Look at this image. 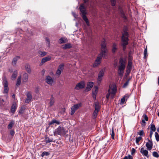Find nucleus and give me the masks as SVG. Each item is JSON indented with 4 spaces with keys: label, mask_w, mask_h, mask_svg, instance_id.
I'll use <instances>...</instances> for the list:
<instances>
[{
    "label": "nucleus",
    "mask_w": 159,
    "mask_h": 159,
    "mask_svg": "<svg viewBox=\"0 0 159 159\" xmlns=\"http://www.w3.org/2000/svg\"><path fill=\"white\" fill-rule=\"evenodd\" d=\"M101 52L99 53L95 60L93 67H96L98 66L100 64L102 58L103 57L106 58L107 54V50L106 48V43L105 39H103L101 44Z\"/></svg>",
    "instance_id": "nucleus-1"
},
{
    "label": "nucleus",
    "mask_w": 159,
    "mask_h": 159,
    "mask_svg": "<svg viewBox=\"0 0 159 159\" xmlns=\"http://www.w3.org/2000/svg\"><path fill=\"white\" fill-rule=\"evenodd\" d=\"M128 28L127 26H124L123 30L122 35L121 39V45L123 49L125 51L126 48V46L128 44L129 40V34L128 32Z\"/></svg>",
    "instance_id": "nucleus-2"
},
{
    "label": "nucleus",
    "mask_w": 159,
    "mask_h": 159,
    "mask_svg": "<svg viewBox=\"0 0 159 159\" xmlns=\"http://www.w3.org/2000/svg\"><path fill=\"white\" fill-rule=\"evenodd\" d=\"M116 87L114 84H111L110 85L108 90V93L106 95V98L107 99H109L110 96L112 99H113L116 92Z\"/></svg>",
    "instance_id": "nucleus-3"
},
{
    "label": "nucleus",
    "mask_w": 159,
    "mask_h": 159,
    "mask_svg": "<svg viewBox=\"0 0 159 159\" xmlns=\"http://www.w3.org/2000/svg\"><path fill=\"white\" fill-rule=\"evenodd\" d=\"M79 9L80 12V14L83 19L85 21L87 25H89V22L88 20L87 17L86 15L87 14L86 9L84 6V4H82L80 5Z\"/></svg>",
    "instance_id": "nucleus-4"
},
{
    "label": "nucleus",
    "mask_w": 159,
    "mask_h": 159,
    "mask_svg": "<svg viewBox=\"0 0 159 159\" xmlns=\"http://www.w3.org/2000/svg\"><path fill=\"white\" fill-rule=\"evenodd\" d=\"M125 68V62L122 58H120L118 66V73L120 76H122Z\"/></svg>",
    "instance_id": "nucleus-5"
},
{
    "label": "nucleus",
    "mask_w": 159,
    "mask_h": 159,
    "mask_svg": "<svg viewBox=\"0 0 159 159\" xmlns=\"http://www.w3.org/2000/svg\"><path fill=\"white\" fill-rule=\"evenodd\" d=\"M67 133V131L63 127L59 126L57 128L54 132V135L55 136L59 135H64Z\"/></svg>",
    "instance_id": "nucleus-6"
},
{
    "label": "nucleus",
    "mask_w": 159,
    "mask_h": 159,
    "mask_svg": "<svg viewBox=\"0 0 159 159\" xmlns=\"http://www.w3.org/2000/svg\"><path fill=\"white\" fill-rule=\"evenodd\" d=\"M3 82L2 84L4 87L3 93H7L8 91V83L7 78L4 76L2 78Z\"/></svg>",
    "instance_id": "nucleus-7"
},
{
    "label": "nucleus",
    "mask_w": 159,
    "mask_h": 159,
    "mask_svg": "<svg viewBox=\"0 0 159 159\" xmlns=\"http://www.w3.org/2000/svg\"><path fill=\"white\" fill-rule=\"evenodd\" d=\"M105 70V68H103L101 69L99 71L98 78V84H99L101 83L102 79V77L104 75Z\"/></svg>",
    "instance_id": "nucleus-8"
},
{
    "label": "nucleus",
    "mask_w": 159,
    "mask_h": 159,
    "mask_svg": "<svg viewBox=\"0 0 159 159\" xmlns=\"http://www.w3.org/2000/svg\"><path fill=\"white\" fill-rule=\"evenodd\" d=\"M81 106V103H78L74 105L72 107L70 111V114L73 115L75 113V111Z\"/></svg>",
    "instance_id": "nucleus-9"
},
{
    "label": "nucleus",
    "mask_w": 159,
    "mask_h": 159,
    "mask_svg": "<svg viewBox=\"0 0 159 159\" xmlns=\"http://www.w3.org/2000/svg\"><path fill=\"white\" fill-rule=\"evenodd\" d=\"M132 63L131 61H128L126 70V76L129 75L130 72L132 68Z\"/></svg>",
    "instance_id": "nucleus-10"
},
{
    "label": "nucleus",
    "mask_w": 159,
    "mask_h": 159,
    "mask_svg": "<svg viewBox=\"0 0 159 159\" xmlns=\"http://www.w3.org/2000/svg\"><path fill=\"white\" fill-rule=\"evenodd\" d=\"M85 87V84L83 82H81L77 84L75 87L76 90H79L80 89L84 88Z\"/></svg>",
    "instance_id": "nucleus-11"
},
{
    "label": "nucleus",
    "mask_w": 159,
    "mask_h": 159,
    "mask_svg": "<svg viewBox=\"0 0 159 159\" xmlns=\"http://www.w3.org/2000/svg\"><path fill=\"white\" fill-rule=\"evenodd\" d=\"M26 96L27 98L25 101V102L26 103H28L30 102L32 98V96L30 92H28L26 94Z\"/></svg>",
    "instance_id": "nucleus-12"
},
{
    "label": "nucleus",
    "mask_w": 159,
    "mask_h": 159,
    "mask_svg": "<svg viewBox=\"0 0 159 159\" xmlns=\"http://www.w3.org/2000/svg\"><path fill=\"white\" fill-rule=\"evenodd\" d=\"M148 141L149 142H147L146 144V146L147 147V149L150 150H151L152 148V141H151L148 139Z\"/></svg>",
    "instance_id": "nucleus-13"
},
{
    "label": "nucleus",
    "mask_w": 159,
    "mask_h": 159,
    "mask_svg": "<svg viewBox=\"0 0 159 159\" xmlns=\"http://www.w3.org/2000/svg\"><path fill=\"white\" fill-rule=\"evenodd\" d=\"M93 83L92 82H88L87 85L86 87V90L87 91H89L91 90V89L93 87Z\"/></svg>",
    "instance_id": "nucleus-14"
},
{
    "label": "nucleus",
    "mask_w": 159,
    "mask_h": 159,
    "mask_svg": "<svg viewBox=\"0 0 159 159\" xmlns=\"http://www.w3.org/2000/svg\"><path fill=\"white\" fill-rule=\"evenodd\" d=\"M53 79L50 76H48L46 77V82L48 84H52L53 82Z\"/></svg>",
    "instance_id": "nucleus-15"
},
{
    "label": "nucleus",
    "mask_w": 159,
    "mask_h": 159,
    "mask_svg": "<svg viewBox=\"0 0 159 159\" xmlns=\"http://www.w3.org/2000/svg\"><path fill=\"white\" fill-rule=\"evenodd\" d=\"M140 152L143 156H145L147 157H148V151L146 150H144L143 148H141Z\"/></svg>",
    "instance_id": "nucleus-16"
},
{
    "label": "nucleus",
    "mask_w": 159,
    "mask_h": 159,
    "mask_svg": "<svg viewBox=\"0 0 159 159\" xmlns=\"http://www.w3.org/2000/svg\"><path fill=\"white\" fill-rule=\"evenodd\" d=\"M17 107V105L15 103H13L11 106V112L14 114L16 111Z\"/></svg>",
    "instance_id": "nucleus-17"
},
{
    "label": "nucleus",
    "mask_w": 159,
    "mask_h": 159,
    "mask_svg": "<svg viewBox=\"0 0 159 159\" xmlns=\"http://www.w3.org/2000/svg\"><path fill=\"white\" fill-rule=\"evenodd\" d=\"M20 57L19 56H16L14 58L12 62V65L13 66H15L17 61L20 59Z\"/></svg>",
    "instance_id": "nucleus-18"
},
{
    "label": "nucleus",
    "mask_w": 159,
    "mask_h": 159,
    "mask_svg": "<svg viewBox=\"0 0 159 159\" xmlns=\"http://www.w3.org/2000/svg\"><path fill=\"white\" fill-rule=\"evenodd\" d=\"M51 59L50 57H48L43 58L41 60V63L43 64L46 62L50 61Z\"/></svg>",
    "instance_id": "nucleus-19"
},
{
    "label": "nucleus",
    "mask_w": 159,
    "mask_h": 159,
    "mask_svg": "<svg viewBox=\"0 0 159 159\" xmlns=\"http://www.w3.org/2000/svg\"><path fill=\"white\" fill-rule=\"evenodd\" d=\"M17 74L18 72L17 70H15L14 71L13 73L11 76V79L12 80H15L16 78L17 77Z\"/></svg>",
    "instance_id": "nucleus-20"
},
{
    "label": "nucleus",
    "mask_w": 159,
    "mask_h": 159,
    "mask_svg": "<svg viewBox=\"0 0 159 159\" xmlns=\"http://www.w3.org/2000/svg\"><path fill=\"white\" fill-rule=\"evenodd\" d=\"M28 75L26 73H25L23 74V81L24 82H26L28 80Z\"/></svg>",
    "instance_id": "nucleus-21"
},
{
    "label": "nucleus",
    "mask_w": 159,
    "mask_h": 159,
    "mask_svg": "<svg viewBox=\"0 0 159 159\" xmlns=\"http://www.w3.org/2000/svg\"><path fill=\"white\" fill-rule=\"evenodd\" d=\"M15 123V122L14 120H11L7 126V128L8 129H11L14 125Z\"/></svg>",
    "instance_id": "nucleus-22"
},
{
    "label": "nucleus",
    "mask_w": 159,
    "mask_h": 159,
    "mask_svg": "<svg viewBox=\"0 0 159 159\" xmlns=\"http://www.w3.org/2000/svg\"><path fill=\"white\" fill-rule=\"evenodd\" d=\"M98 90V88L96 87L94 90H93V97L94 99L96 98V94L97 93Z\"/></svg>",
    "instance_id": "nucleus-23"
},
{
    "label": "nucleus",
    "mask_w": 159,
    "mask_h": 159,
    "mask_svg": "<svg viewBox=\"0 0 159 159\" xmlns=\"http://www.w3.org/2000/svg\"><path fill=\"white\" fill-rule=\"evenodd\" d=\"M117 45L115 43H113L112 45V52L113 53H115L117 49Z\"/></svg>",
    "instance_id": "nucleus-24"
},
{
    "label": "nucleus",
    "mask_w": 159,
    "mask_h": 159,
    "mask_svg": "<svg viewBox=\"0 0 159 159\" xmlns=\"http://www.w3.org/2000/svg\"><path fill=\"white\" fill-rule=\"evenodd\" d=\"M21 77L20 76H19L16 80V85L17 86H19L21 82Z\"/></svg>",
    "instance_id": "nucleus-25"
},
{
    "label": "nucleus",
    "mask_w": 159,
    "mask_h": 159,
    "mask_svg": "<svg viewBox=\"0 0 159 159\" xmlns=\"http://www.w3.org/2000/svg\"><path fill=\"white\" fill-rule=\"evenodd\" d=\"M72 47L70 43H67L63 45V48L64 49H66L67 48H70Z\"/></svg>",
    "instance_id": "nucleus-26"
},
{
    "label": "nucleus",
    "mask_w": 159,
    "mask_h": 159,
    "mask_svg": "<svg viewBox=\"0 0 159 159\" xmlns=\"http://www.w3.org/2000/svg\"><path fill=\"white\" fill-rule=\"evenodd\" d=\"M54 103V97L52 96L50 99V102H49V105L50 107L52 106L53 105Z\"/></svg>",
    "instance_id": "nucleus-27"
},
{
    "label": "nucleus",
    "mask_w": 159,
    "mask_h": 159,
    "mask_svg": "<svg viewBox=\"0 0 159 159\" xmlns=\"http://www.w3.org/2000/svg\"><path fill=\"white\" fill-rule=\"evenodd\" d=\"M55 123L58 125L60 124V122L56 120H52L50 122H49V125H52Z\"/></svg>",
    "instance_id": "nucleus-28"
},
{
    "label": "nucleus",
    "mask_w": 159,
    "mask_h": 159,
    "mask_svg": "<svg viewBox=\"0 0 159 159\" xmlns=\"http://www.w3.org/2000/svg\"><path fill=\"white\" fill-rule=\"evenodd\" d=\"M52 139H50L49 137L46 136L45 138V141L47 143H48L52 141Z\"/></svg>",
    "instance_id": "nucleus-29"
},
{
    "label": "nucleus",
    "mask_w": 159,
    "mask_h": 159,
    "mask_svg": "<svg viewBox=\"0 0 159 159\" xmlns=\"http://www.w3.org/2000/svg\"><path fill=\"white\" fill-rule=\"evenodd\" d=\"M25 68L27 72L29 73H30L31 72V70L30 65L28 64L26 65Z\"/></svg>",
    "instance_id": "nucleus-30"
},
{
    "label": "nucleus",
    "mask_w": 159,
    "mask_h": 159,
    "mask_svg": "<svg viewBox=\"0 0 159 159\" xmlns=\"http://www.w3.org/2000/svg\"><path fill=\"white\" fill-rule=\"evenodd\" d=\"M25 109V107L24 106H22L19 110V112L20 114H23Z\"/></svg>",
    "instance_id": "nucleus-31"
},
{
    "label": "nucleus",
    "mask_w": 159,
    "mask_h": 159,
    "mask_svg": "<svg viewBox=\"0 0 159 159\" xmlns=\"http://www.w3.org/2000/svg\"><path fill=\"white\" fill-rule=\"evenodd\" d=\"M100 105L98 103H96L95 104V110L98 111L100 110Z\"/></svg>",
    "instance_id": "nucleus-32"
},
{
    "label": "nucleus",
    "mask_w": 159,
    "mask_h": 159,
    "mask_svg": "<svg viewBox=\"0 0 159 159\" xmlns=\"http://www.w3.org/2000/svg\"><path fill=\"white\" fill-rule=\"evenodd\" d=\"M38 53L42 57H43L47 54L46 52L41 51H39Z\"/></svg>",
    "instance_id": "nucleus-33"
},
{
    "label": "nucleus",
    "mask_w": 159,
    "mask_h": 159,
    "mask_svg": "<svg viewBox=\"0 0 159 159\" xmlns=\"http://www.w3.org/2000/svg\"><path fill=\"white\" fill-rule=\"evenodd\" d=\"M130 78H129L128 79L127 81L123 85V87L124 88H126L128 85L129 83V81L130 80Z\"/></svg>",
    "instance_id": "nucleus-34"
},
{
    "label": "nucleus",
    "mask_w": 159,
    "mask_h": 159,
    "mask_svg": "<svg viewBox=\"0 0 159 159\" xmlns=\"http://www.w3.org/2000/svg\"><path fill=\"white\" fill-rule=\"evenodd\" d=\"M151 131L154 132L156 130V127L155 125L153 124L151 125L150 127Z\"/></svg>",
    "instance_id": "nucleus-35"
},
{
    "label": "nucleus",
    "mask_w": 159,
    "mask_h": 159,
    "mask_svg": "<svg viewBox=\"0 0 159 159\" xmlns=\"http://www.w3.org/2000/svg\"><path fill=\"white\" fill-rule=\"evenodd\" d=\"M49 155V153L48 152H43L41 154V156L43 157L44 156H48Z\"/></svg>",
    "instance_id": "nucleus-36"
},
{
    "label": "nucleus",
    "mask_w": 159,
    "mask_h": 159,
    "mask_svg": "<svg viewBox=\"0 0 159 159\" xmlns=\"http://www.w3.org/2000/svg\"><path fill=\"white\" fill-rule=\"evenodd\" d=\"M152 155L154 157L158 158L159 157V155L158 153L156 152H153Z\"/></svg>",
    "instance_id": "nucleus-37"
},
{
    "label": "nucleus",
    "mask_w": 159,
    "mask_h": 159,
    "mask_svg": "<svg viewBox=\"0 0 159 159\" xmlns=\"http://www.w3.org/2000/svg\"><path fill=\"white\" fill-rule=\"evenodd\" d=\"M142 139V138L140 136H139L137 138H136V143L139 144V141L141 140Z\"/></svg>",
    "instance_id": "nucleus-38"
},
{
    "label": "nucleus",
    "mask_w": 159,
    "mask_h": 159,
    "mask_svg": "<svg viewBox=\"0 0 159 159\" xmlns=\"http://www.w3.org/2000/svg\"><path fill=\"white\" fill-rule=\"evenodd\" d=\"M155 137L157 141H159V135L158 133L157 132L155 133Z\"/></svg>",
    "instance_id": "nucleus-39"
},
{
    "label": "nucleus",
    "mask_w": 159,
    "mask_h": 159,
    "mask_svg": "<svg viewBox=\"0 0 159 159\" xmlns=\"http://www.w3.org/2000/svg\"><path fill=\"white\" fill-rule=\"evenodd\" d=\"M63 64H61L59 65V66H58V69L62 71L63 69Z\"/></svg>",
    "instance_id": "nucleus-40"
},
{
    "label": "nucleus",
    "mask_w": 159,
    "mask_h": 159,
    "mask_svg": "<svg viewBox=\"0 0 159 159\" xmlns=\"http://www.w3.org/2000/svg\"><path fill=\"white\" fill-rule=\"evenodd\" d=\"M98 111H94L93 114V117L94 118H96L97 116Z\"/></svg>",
    "instance_id": "nucleus-41"
},
{
    "label": "nucleus",
    "mask_w": 159,
    "mask_h": 159,
    "mask_svg": "<svg viewBox=\"0 0 159 159\" xmlns=\"http://www.w3.org/2000/svg\"><path fill=\"white\" fill-rule=\"evenodd\" d=\"M114 136H115L114 132V131L113 128H112V130H111V138L113 139H114Z\"/></svg>",
    "instance_id": "nucleus-42"
},
{
    "label": "nucleus",
    "mask_w": 159,
    "mask_h": 159,
    "mask_svg": "<svg viewBox=\"0 0 159 159\" xmlns=\"http://www.w3.org/2000/svg\"><path fill=\"white\" fill-rule=\"evenodd\" d=\"M138 134L140 135V136H143L144 134L143 130H139L138 132Z\"/></svg>",
    "instance_id": "nucleus-43"
},
{
    "label": "nucleus",
    "mask_w": 159,
    "mask_h": 159,
    "mask_svg": "<svg viewBox=\"0 0 159 159\" xmlns=\"http://www.w3.org/2000/svg\"><path fill=\"white\" fill-rule=\"evenodd\" d=\"M147 47L144 49V58H146L147 56Z\"/></svg>",
    "instance_id": "nucleus-44"
},
{
    "label": "nucleus",
    "mask_w": 159,
    "mask_h": 159,
    "mask_svg": "<svg viewBox=\"0 0 159 159\" xmlns=\"http://www.w3.org/2000/svg\"><path fill=\"white\" fill-rule=\"evenodd\" d=\"M45 39L47 42V46L48 47H49L50 45V41L49 39L47 37Z\"/></svg>",
    "instance_id": "nucleus-45"
},
{
    "label": "nucleus",
    "mask_w": 159,
    "mask_h": 159,
    "mask_svg": "<svg viewBox=\"0 0 159 159\" xmlns=\"http://www.w3.org/2000/svg\"><path fill=\"white\" fill-rule=\"evenodd\" d=\"M59 43H65L64 39V38H61L59 40Z\"/></svg>",
    "instance_id": "nucleus-46"
},
{
    "label": "nucleus",
    "mask_w": 159,
    "mask_h": 159,
    "mask_svg": "<svg viewBox=\"0 0 159 159\" xmlns=\"http://www.w3.org/2000/svg\"><path fill=\"white\" fill-rule=\"evenodd\" d=\"M111 5L114 6L115 5L116 3V0H111Z\"/></svg>",
    "instance_id": "nucleus-47"
},
{
    "label": "nucleus",
    "mask_w": 159,
    "mask_h": 159,
    "mask_svg": "<svg viewBox=\"0 0 159 159\" xmlns=\"http://www.w3.org/2000/svg\"><path fill=\"white\" fill-rule=\"evenodd\" d=\"M143 117L144 118V120H145L147 121L148 120V117L147 116L146 114H144L143 115Z\"/></svg>",
    "instance_id": "nucleus-48"
},
{
    "label": "nucleus",
    "mask_w": 159,
    "mask_h": 159,
    "mask_svg": "<svg viewBox=\"0 0 159 159\" xmlns=\"http://www.w3.org/2000/svg\"><path fill=\"white\" fill-rule=\"evenodd\" d=\"M129 95L128 94H126L123 97L126 100H127L129 97Z\"/></svg>",
    "instance_id": "nucleus-49"
},
{
    "label": "nucleus",
    "mask_w": 159,
    "mask_h": 159,
    "mask_svg": "<svg viewBox=\"0 0 159 159\" xmlns=\"http://www.w3.org/2000/svg\"><path fill=\"white\" fill-rule=\"evenodd\" d=\"M125 100H126L125 99L124 97H123L121 99V103L122 104H123L124 103Z\"/></svg>",
    "instance_id": "nucleus-50"
},
{
    "label": "nucleus",
    "mask_w": 159,
    "mask_h": 159,
    "mask_svg": "<svg viewBox=\"0 0 159 159\" xmlns=\"http://www.w3.org/2000/svg\"><path fill=\"white\" fill-rule=\"evenodd\" d=\"M10 133L11 135L13 136L15 132L13 130H11L10 131Z\"/></svg>",
    "instance_id": "nucleus-51"
},
{
    "label": "nucleus",
    "mask_w": 159,
    "mask_h": 159,
    "mask_svg": "<svg viewBox=\"0 0 159 159\" xmlns=\"http://www.w3.org/2000/svg\"><path fill=\"white\" fill-rule=\"evenodd\" d=\"M135 152V150L134 148H133L131 150V154L132 155H133Z\"/></svg>",
    "instance_id": "nucleus-52"
},
{
    "label": "nucleus",
    "mask_w": 159,
    "mask_h": 159,
    "mask_svg": "<svg viewBox=\"0 0 159 159\" xmlns=\"http://www.w3.org/2000/svg\"><path fill=\"white\" fill-rule=\"evenodd\" d=\"M61 70L58 69L57 71V74L58 75H60L61 72Z\"/></svg>",
    "instance_id": "nucleus-53"
},
{
    "label": "nucleus",
    "mask_w": 159,
    "mask_h": 159,
    "mask_svg": "<svg viewBox=\"0 0 159 159\" xmlns=\"http://www.w3.org/2000/svg\"><path fill=\"white\" fill-rule=\"evenodd\" d=\"M39 88L38 87H36V89H35V92L37 93H38L39 92Z\"/></svg>",
    "instance_id": "nucleus-54"
},
{
    "label": "nucleus",
    "mask_w": 159,
    "mask_h": 159,
    "mask_svg": "<svg viewBox=\"0 0 159 159\" xmlns=\"http://www.w3.org/2000/svg\"><path fill=\"white\" fill-rule=\"evenodd\" d=\"M153 131H150V132L149 136H150V138H151V137H152V135L153 134Z\"/></svg>",
    "instance_id": "nucleus-55"
},
{
    "label": "nucleus",
    "mask_w": 159,
    "mask_h": 159,
    "mask_svg": "<svg viewBox=\"0 0 159 159\" xmlns=\"http://www.w3.org/2000/svg\"><path fill=\"white\" fill-rule=\"evenodd\" d=\"M127 157H128V159H133L132 157L129 155Z\"/></svg>",
    "instance_id": "nucleus-56"
},
{
    "label": "nucleus",
    "mask_w": 159,
    "mask_h": 159,
    "mask_svg": "<svg viewBox=\"0 0 159 159\" xmlns=\"http://www.w3.org/2000/svg\"><path fill=\"white\" fill-rule=\"evenodd\" d=\"M84 3H86L88 2V0H83Z\"/></svg>",
    "instance_id": "nucleus-57"
},
{
    "label": "nucleus",
    "mask_w": 159,
    "mask_h": 159,
    "mask_svg": "<svg viewBox=\"0 0 159 159\" xmlns=\"http://www.w3.org/2000/svg\"><path fill=\"white\" fill-rule=\"evenodd\" d=\"M142 123L143 124H145L146 123L145 120H142Z\"/></svg>",
    "instance_id": "nucleus-58"
},
{
    "label": "nucleus",
    "mask_w": 159,
    "mask_h": 159,
    "mask_svg": "<svg viewBox=\"0 0 159 159\" xmlns=\"http://www.w3.org/2000/svg\"><path fill=\"white\" fill-rule=\"evenodd\" d=\"M123 159H128L127 156H125Z\"/></svg>",
    "instance_id": "nucleus-59"
},
{
    "label": "nucleus",
    "mask_w": 159,
    "mask_h": 159,
    "mask_svg": "<svg viewBox=\"0 0 159 159\" xmlns=\"http://www.w3.org/2000/svg\"><path fill=\"white\" fill-rule=\"evenodd\" d=\"M158 84L159 85V76L158 77Z\"/></svg>",
    "instance_id": "nucleus-60"
},
{
    "label": "nucleus",
    "mask_w": 159,
    "mask_h": 159,
    "mask_svg": "<svg viewBox=\"0 0 159 159\" xmlns=\"http://www.w3.org/2000/svg\"><path fill=\"white\" fill-rule=\"evenodd\" d=\"M12 97L13 98H15V94H13L12 96Z\"/></svg>",
    "instance_id": "nucleus-61"
},
{
    "label": "nucleus",
    "mask_w": 159,
    "mask_h": 159,
    "mask_svg": "<svg viewBox=\"0 0 159 159\" xmlns=\"http://www.w3.org/2000/svg\"><path fill=\"white\" fill-rule=\"evenodd\" d=\"M157 131L159 133V128H157Z\"/></svg>",
    "instance_id": "nucleus-62"
},
{
    "label": "nucleus",
    "mask_w": 159,
    "mask_h": 159,
    "mask_svg": "<svg viewBox=\"0 0 159 159\" xmlns=\"http://www.w3.org/2000/svg\"><path fill=\"white\" fill-rule=\"evenodd\" d=\"M157 115L158 116H159V112L158 113Z\"/></svg>",
    "instance_id": "nucleus-63"
},
{
    "label": "nucleus",
    "mask_w": 159,
    "mask_h": 159,
    "mask_svg": "<svg viewBox=\"0 0 159 159\" xmlns=\"http://www.w3.org/2000/svg\"><path fill=\"white\" fill-rule=\"evenodd\" d=\"M2 101H3V102H4V100H3V99H2Z\"/></svg>",
    "instance_id": "nucleus-64"
}]
</instances>
